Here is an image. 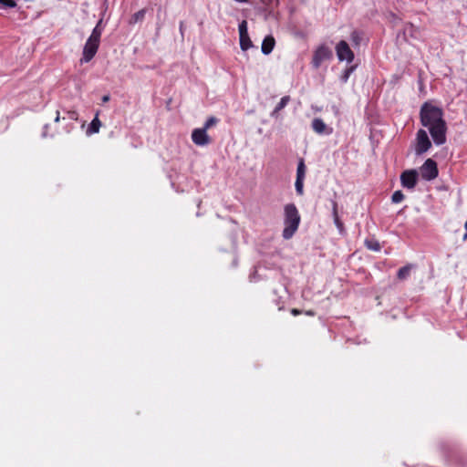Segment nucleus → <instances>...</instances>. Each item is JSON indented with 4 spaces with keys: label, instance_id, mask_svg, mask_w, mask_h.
<instances>
[{
    "label": "nucleus",
    "instance_id": "32",
    "mask_svg": "<svg viewBox=\"0 0 467 467\" xmlns=\"http://www.w3.org/2000/svg\"><path fill=\"white\" fill-rule=\"evenodd\" d=\"M109 100V95H105L102 97V102H108Z\"/></svg>",
    "mask_w": 467,
    "mask_h": 467
},
{
    "label": "nucleus",
    "instance_id": "33",
    "mask_svg": "<svg viewBox=\"0 0 467 467\" xmlns=\"http://www.w3.org/2000/svg\"><path fill=\"white\" fill-rule=\"evenodd\" d=\"M60 120V116H59V112L57 111V116L55 118V122H58Z\"/></svg>",
    "mask_w": 467,
    "mask_h": 467
},
{
    "label": "nucleus",
    "instance_id": "31",
    "mask_svg": "<svg viewBox=\"0 0 467 467\" xmlns=\"http://www.w3.org/2000/svg\"><path fill=\"white\" fill-rule=\"evenodd\" d=\"M291 314L294 315V316H297V315L301 314V311L296 309V308H293L291 310Z\"/></svg>",
    "mask_w": 467,
    "mask_h": 467
},
{
    "label": "nucleus",
    "instance_id": "30",
    "mask_svg": "<svg viewBox=\"0 0 467 467\" xmlns=\"http://www.w3.org/2000/svg\"><path fill=\"white\" fill-rule=\"evenodd\" d=\"M94 28H96V29H102V30H103V28H102V19H100V20L97 23V25H96V26H95Z\"/></svg>",
    "mask_w": 467,
    "mask_h": 467
},
{
    "label": "nucleus",
    "instance_id": "1",
    "mask_svg": "<svg viewBox=\"0 0 467 467\" xmlns=\"http://www.w3.org/2000/svg\"><path fill=\"white\" fill-rule=\"evenodd\" d=\"M441 108L432 103L424 102L420 109V124L427 128L436 145H442L446 142L447 124L443 118Z\"/></svg>",
    "mask_w": 467,
    "mask_h": 467
},
{
    "label": "nucleus",
    "instance_id": "28",
    "mask_svg": "<svg viewBox=\"0 0 467 467\" xmlns=\"http://www.w3.org/2000/svg\"><path fill=\"white\" fill-rule=\"evenodd\" d=\"M67 114L68 119H70L72 120H78V114L76 110H68L67 112Z\"/></svg>",
    "mask_w": 467,
    "mask_h": 467
},
{
    "label": "nucleus",
    "instance_id": "23",
    "mask_svg": "<svg viewBox=\"0 0 467 467\" xmlns=\"http://www.w3.org/2000/svg\"><path fill=\"white\" fill-rule=\"evenodd\" d=\"M102 35V29H96L94 28L91 32V35L89 36V39H92L94 41L100 42V37Z\"/></svg>",
    "mask_w": 467,
    "mask_h": 467
},
{
    "label": "nucleus",
    "instance_id": "5",
    "mask_svg": "<svg viewBox=\"0 0 467 467\" xmlns=\"http://www.w3.org/2000/svg\"><path fill=\"white\" fill-rule=\"evenodd\" d=\"M336 53L338 60H346L348 63H351L354 60V53L349 47V45L345 40H340L336 46Z\"/></svg>",
    "mask_w": 467,
    "mask_h": 467
},
{
    "label": "nucleus",
    "instance_id": "3",
    "mask_svg": "<svg viewBox=\"0 0 467 467\" xmlns=\"http://www.w3.org/2000/svg\"><path fill=\"white\" fill-rule=\"evenodd\" d=\"M413 148L417 156L424 154L431 148V141L425 130L420 129L417 131Z\"/></svg>",
    "mask_w": 467,
    "mask_h": 467
},
{
    "label": "nucleus",
    "instance_id": "9",
    "mask_svg": "<svg viewBox=\"0 0 467 467\" xmlns=\"http://www.w3.org/2000/svg\"><path fill=\"white\" fill-rule=\"evenodd\" d=\"M192 140L197 146H206L212 141L207 131L202 128L194 129L192 130Z\"/></svg>",
    "mask_w": 467,
    "mask_h": 467
},
{
    "label": "nucleus",
    "instance_id": "10",
    "mask_svg": "<svg viewBox=\"0 0 467 467\" xmlns=\"http://www.w3.org/2000/svg\"><path fill=\"white\" fill-rule=\"evenodd\" d=\"M311 127L319 135H330L333 132V129L328 127L320 118H315L312 120Z\"/></svg>",
    "mask_w": 467,
    "mask_h": 467
},
{
    "label": "nucleus",
    "instance_id": "20",
    "mask_svg": "<svg viewBox=\"0 0 467 467\" xmlns=\"http://www.w3.org/2000/svg\"><path fill=\"white\" fill-rule=\"evenodd\" d=\"M405 196L401 191H396L391 196V201L394 203H399L404 200Z\"/></svg>",
    "mask_w": 467,
    "mask_h": 467
},
{
    "label": "nucleus",
    "instance_id": "8",
    "mask_svg": "<svg viewBox=\"0 0 467 467\" xmlns=\"http://www.w3.org/2000/svg\"><path fill=\"white\" fill-rule=\"evenodd\" d=\"M332 57V51L326 46H320L314 53L312 64L315 68H318L323 61Z\"/></svg>",
    "mask_w": 467,
    "mask_h": 467
},
{
    "label": "nucleus",
    "instance_id": "16",
    "mask_svg": "<svg viewBox=\"0 0 467 467\" xmlns=\"http://www.w3.org/2000/svg\"><path fill=\"white\" fill-rule=\"evenodd\" d=\"M306 171V168L305 165V161L303 159H301L297 164L296 179L305 180Z\"/></svg>",
    "mask_w": 467,
    "mask_h": 467
},
{
    "label": "nucleus",
    "instance_id": "25",
    "mask_svg": "<svg viewBox=\"0 0 467 467\" xmlns=\"http://www.w3.org/2000/svg\"><path fill=\"white\" fill-rule=\"evenodd\" d=\"M295 186H296V193L298 195H303V193H304V180L296 179Z\"/></svg>",
    "mask_w": 467,
    "mask_h": 467
},
{
    "label": "nucleus",
    "instance_id": "7",
    "mask_svg": "<svg viewBox=\"0 0 467 467\" xmlns=\"http://www.w3.org/2000/svg\"><path fill=\"white\" fill-rule=\"evenodd\" d=\"M419 172L414 170H406L400 174V183L404 188L414 189L418 182Z\"/></svg>",
    "mask_w": 467,
    "mask_h": 467
},
{
    "label": "nucleus",
    "instance_id": "11",
    "mask_svg": "<svg viewBox=\"0 0 467 467\" xmlns=\"http://www.w3.org/2000/svg\"><path fill=\"white\" fill-rule=\"evenodd\" d=\"M275 45V40L272 36H267L264 38L262 42L261 50L264 55H269Z\"/></svg>",
    "mask_w": 467,
    "mask_h": 467
},
{
    "label": "nucleus",
    "instance_id": "15",
    "mask_svg": "<svg viewBox=\"0 0 467 467\" xmlns=\"http://www.w3.org/2000/svg\"><path fill=\"white\" fill-rule=\"evenodd\" d=\"M290 101V97L289 96H284L279 103L275 106L274 111L272 112V116H275V114H277L280 110H282L286 105L287 103Z\"/></svg>",
    "mask_w": 467,
    "mask_h": 467
},
{
    "label": "nucleus",
    "instance_id": "6",
    "mask_svg": "<svg viewBox=\"0 0 467 467\" xmlns=\"http://www.w3.org/2000/svg\"><path fill=\"white\" fill-rule=\"evenodd\" d=\"M99 43L100 42L88 38L83 48L82 57L80 59L81 63H88L95 57L98 52Z\"/></svg>",
    "mask_w": 467,
    "mask_h": 467
},
{
    "label": "nucleus",
    "instance_id": "2",
    "mask_svg": "<svg viewBox=\"0 0 467 467\" xmlns=\"http://www.w3.org/2000/svg\"><path fill=\"white\" fill-rule=\"evenodd\" d=\"M285 212V227L283 230L282 236L284 239L288 240L292 238L295 233L297 231L300 223V215L296 206L294 203H288L284 207Z\"/></svg>",
    "mask_w": 467,
    "mask_h": 467
},
{
    "label": "nucleus",
    "instance_id": "34",
    "mask_svg": "<svg viewBox=\"0 0 467 467\" xmlns=\"http://www.w3.org/2000/svg\"><path fill=\"white\" fill-rule=\"evenodd\" d=\"M180 31H181V34L183 35V22L180 23Z\"/></svg>",
    "mask_w": 467,
    "mask_h": 467
},
{
    "label": "nucleus",
    "instance_id": "12",
    "mask_svg": "<svg viewBox=\"0 0 467 467\" xmlns=\"http://www.w3.org/2000/svg\"><path fill=\"white\" fill-rule=\"evenodd\" d=\"M331 204H332V215H333L334 223H335L336 226L338 228V230L340 232H342L344 229V224L340 221L339 216H338L337 202L335 200H331Z\"/></svg>",
    "mask_w": 467,
    "mask_h": 467
},
{
    "label": "nucleus",
    "instance_id": "29",
    "mask_svg": "<svg viewBox=\"0 0 467 467\" xmlns=\"http://www.w3.org/2000/svg\"><path fill=\"white\" fill-rule=\"evenodd\" d=\"M47 130H48V125H45L44 127V130H43V133H42V137L43 138H46L47 136Z\"/></svg>",
    "mask_w": 467,
    "mask_h": 467
},
{
    "label": "nucleus",
    "instance_id": "35",
    "mask_svg": "<svg viewBox=\"0 0 467 467\" xmlns=\"http://www.w3.org/2000/svg\"><path fill=\"white\" fill-rule=\"evenodd\" d=\"M306 314L309 315V316H313L314 315V313L312 311H307Z\"/></svg>",
    "mask_w": 467,
    "mask_h": 467
},
{
    "label": "nucleus",
    "instance_id": "17",
    "mask_svg": "<svg viewBox=\"0 0 467 467\" xmlns=\"http://www.w3.org/2000/svg\"><path fill=\"white\" fill-rule=\"evenodd\" d=\"M146 14V9H140V11L136 12L130 18V24L133 25L138 22H140L144 19Z\"/></svg>",
    "mask_w": 467,
    "mask_h": 467
},
{
    "label": "nucleus",
    "instance_id": "24",
    "mask_svg": "<svg viewBox=\"0 0 467 467\" xmlns=\"http://www.w3.org/2000/svg\"><path fill=\"white\" fill-rule=\"evenodd\" d=\"M247 35H248V32H247V23H246L245 20H244L239 25V36L244 37Z\"/></svg>",
    "mask_w": 467,
    "mask_h": 467
},
{
    "label": "nucleus",
    "instance_id": "26",
    "mask_svg": "<svg viewBox=\"0 0 467 467\" xmlns=\"http://www.w3.org/2000/svg\"><path fill=\"white\" fill-rule=\"evenodd\" d=\"M353 70H354V67H350L347 68V69L344 71V74H343V75H342V77H341V80H342V82H344V83H345V82H347V81H348V78H349L350 74L353 72Z\"/></svg>",
    "mask_w": 467,
    "mask_h": 467
},
{
    "label": "nucleus",
    "instance_id": "4",
    "mask_svg": "<svg viewBox=\"0 0 467 467\" xmlns=\"http://www.w3.org/2000/svg\"><path fill=\"white\" fill-rule=\"evenodd\" d=\"M420 173L421 178L426 181L434 180L439 174L436 161L432 159H427L420 168Z\"/></svg>",
    "mask_w": 467,
    "mask_h": 467
},
{
    "label": "nucleus",
    "instance_id": "14",
    "mask_svg": "<svg viewBox=\"0 0 467 467\" xmlns=\"http://www.w3.org/2000/svg\"><path fill=\"white\" fill-rule=\"evenodd\" d=\"M411 268H412L411 265H407L400 268L398 273H397V277L400 280L407 279L410 276V275Z\"/></svg>",
    "mask_w": 467,
    "mask_h": 467
},
{
    "label": "nucleus",
    "instance_id": "13",
    "mask_svg": "<svg viewBox=\"0 0 467 467\" xmlns=\"http://www.w3.org/2000/svg\"><path fill=\"white\" fill-rule=\"evenodd\" d=\"M100 126H101V122L97 114L95 116V118L92 119V121L90 122V124L87 130V133L88 134L98 133L99 131Z\"/></svg>",
    "mask_w": 467,
    "mask_h": 467
},
{
    "label": "nucleus",
    "instance_id": "21",
    "mask_svg": "<svg viewBox=\"0 0 467 467\" xmlns=\"http://www.w3.org/2000/svg\"><path fill=\"white\" fill-rule=\"evenodd\" d=\"M361 38V33L357 30L353 31L350 35V39L356 46L359 45Z\"/></svg>",
    "mask_w": 467,
    "mask_h": 467
},
{
    "label": "nucleus",
    "instance_id": "19",
    "mask_svg": "<svg viewBox=\"0 0 467 467\" xmlns=\"http://www.w3.org/2000/svg\"><path fill=\"white\" fill-rule=\"evenodd\" d=\"M218 122H219V119L216 117L211 116L206 119L202 129H205V130L207 131V130L215 126Z\"/></svg>",
    "mask_w": 467,
    "mask_h": 467
},
{
    "label": "nucleus",
    "instance_id": "27",
    "mask_svg": "<svg viewBox=\"0 0 467 467\" xmlns=\"http://www.w3.org/2000/svg\"><path fill=\"white\" fill-rule=\"evenodd\" d=\"M0 4L9 8H14L16 6L15 0H0Z\"/></svg>",
    "mask_w": 467,
    "mask_h": 467
},
{
    "label": "nucleus",
    "instance_id": "22",
    "mask_svg": "<svg viewBox=\"0 0 467 467\" xmlns=\"http://www.w3.org/2000/svg\"><path fill=\"white\" fill-rule=\"evenodd\" d=\"M366 246L373 251L380 250V244L377 241L366 240Z\"/></svg>",
    "mask_w": 467,
    "mask_h": 467
},
{
    "label": "nucleus",
    "instance_id": "18",
    "mask_svg": "<svg viewBox=\"0 0 467 467\" xmlns=\"http://www.w3.org/2000/svg\"><path fill=\"white\" fill-rule=\"evenodd\" d=\"M253 46L252 41L247 35L246 36L243 37L240 36V47L243 50H247Z\"/></svg>",
    "mask_w": 467,
    "mask_h": 467
}]
</instances>
